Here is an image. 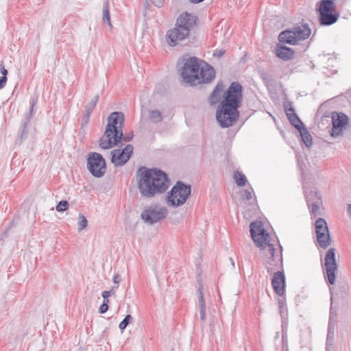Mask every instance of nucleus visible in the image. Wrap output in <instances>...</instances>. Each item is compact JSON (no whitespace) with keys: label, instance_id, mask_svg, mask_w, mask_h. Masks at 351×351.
<instances>
[{"label":"nucleus","instance_id":"obj_42","mask_svg":"<svg viewBox=\"0 0 351 351\" xmlns=\"http://www.w3.org/2000/svg\"><path fill=\"white\" fill-rule=\"evenodd\" d=\"M152 3L158 8H160L163 5L164 0H150Z\"/></svg>","mask_w":351,"mask_h":351},{"label":"nucleus","instance_id":"obj_19","mask_svg":"<svg viewBox=\"0 0 351 351\" xmlns=\"http://www.w3.org/2000/svg\"><path fill=\"white\" fill-rule=\"evenodd\" d=\"M189 33H186L185 28H180L176 24L175 27L167 31L166 35V40L167 43L174 47L179 44V43L187 37H189Z\"/></svg>","mask_w":351,"mask_h":351},{"label":"nucleus","instance_id":"obj_16","mask_svg":"<svg viewBox=\"0 0 351 351\" xmlns=\"http://www.w3.org/2000/svg\"><path fill=\"white\" fill-rule=\"evenodd\" d=\"M306 35L304 31L298 27L282 32L278 36V40L280 43L295 45L299 40H304Z\"/></svg>","mask_w":351,"mask_h":351},{"label":"nucleus","instance_id":"obj_24","mask_svg":"<svg viewBox=\"0 0 351 351\" xmlns=\"http://www.w3.org/2000/svg\"><path fill=\"white\" fill-rule=\"evenodd\" d=\"M337 326L336 315L330 311L326 342H334L335 330Z\"/></svg>","mask_w":351,"mask_h":351},{"label":"nucleus","instance_id":"obj_25","mask_svg":"<svg viewBox=\"0 0 351 351\" xmlns=\"http://www.w3.org/2000/svg\"><path fill=\"white\" fill-rule=\"evenodd\" d=\"M294 51L289 47L280 45H277L276 48V55L277 57L288 60L293 57Z\"/></svg>","mask_w":351,"mask_h":351},{"label":"nucleus","instance_id":"obj_30","mask_svg":"<svg viewBox=\"0 0 351 351\" xmlns=\"http://www.w3.org/2000/svg\"><path fill=\"white\" fill-rule=\"evenodd\" d=\"M99 95H96L91 100L90 102H88L86 106H85V110L86 111H89V112H93L94 108H95L98 101H99Z\"/></svg>","mask_w":351,"mask_h":351},{"label":"nucleus","instance_id":"obj_37","mask_svg":"<svg viewBox=\"0 0 351 351\" xmlns=\"http://www.w3.org/2000/svg\"><path fill=\"white\" fill-rule=\"evenodd\" d=\"M241 196L243 199L250 200L252 198V191L248 189L244 190Z\"/></svg>","mask_w":351,"mask_h":351},{"label":"nucleus","instance_id":"obj_29","mask_svg":"<svg viewBox=\"0 0 351 351\" xmlns=\"http://www.w3.org/2000/svg\"><path fill=\"white\" fill-rule=\"evenodd\" d=\"M234 179L235 180L236 184L239 186H243L246 184L247 178L245 176L239 171H234L233 173Z\"/></svg>","mask_w":351,"mask_h":351},{"label":"nucleus","instance_id":"obj_49","mask_svg":"<svg viewBox=\"0 0 351 351\" xmlns=\"http://www.w3.org/2000/svg\"><path fill=\"white\" fill-rule=\"evenodd\" d=\"M298 166L300 168V170H301V172H302V179L304 180V169H303V167H302V165H301L299 159H298Z\"/></svg>","mask_w":351,"mask_h":351},{"label":"nucleus","instance_id":"obj_53","mask_svg":"<svg viewBox=\"0 0 351 351\" xmlns=\"http://www.w3.org/2000/svg\"><path fill=\"white\" fill-rule=\"evenodd\" d=\"M308 37H309L311 34V29L308 27Z\"/></svg>","mask_w":351,"mask_h":351},{"label":"nucleus","instance_id":"obj_23","mask_svg":"<svg viewBox=\"0 0 351 351\" xmlns=\"http://www.w3.org/2000/svg\"><path fill=\"white\" fill-rule=\"evenodd\" d=\"M36 103V100L32 101V106L29 109V112L25 115V117L22 121L21 129L20 130L21 138H23L27 134V126H28L30 119L32 117L34 107Z\"/></svg>","mask_w":351,"mask_h":351},{"label":"nucleus","instance_id":"obj_40","mask_svg":"<svg viewBox=\"0 0 351 351\" xmlns=\"http://www.w3.org/2000/svg\"><path fill=\"white\" fill-rule=\"evenodd\" d=\"M326 351H335L334 342H326Z\"/></svg>","mask_w":351,"mask_h":351},{"label":"nucleus","instance_id":"obj_32","mask_svg":"<svg viewBox=\"0 0 351 351\" xmlns=\"http://www.w3.org/2000/svg\"><path fill=\"white\" fill-rule=\"evenodd\" d=\"M222 90L221 87L218 84L214 89L213 92L212 93V95L210 96V102L212 104H215L217 101V97L219 93Z\"/></svg>","mask_w":351,"mask_h":351},{"label":"nucleus","instance_id":"obj_43","mask_svg":"<svg viewBox=\"0 0 351 351\" xmlns=\"http://www.w3.org/2000/svg\"><path fill=\"white\" fill-rule=\"evenodd\" d=\"M339 99L337 98V97H335L333 99H329L326 102H325L324 104H323L322 106H321V108H325V107H327L328 104H333L335 102H337V100Z\"/></svg>","mask_w":351,"mask_h":351},{"label":"nucleus","instance_id":"obj_34","mask_svg":"<svg viewBox=\"0 0 351 351\" xmlns=\"http://www.w3.org/2000/svg\"><path fill=\"white\" fill-rule=\"evenodd\" d=\"M132 319V317L130 315H127L123 320L119 324V329L122 331L125 330Z\"/></svg>","mask_w":351,"mask_h":351},{"label":"nucleus","instance_id":"obj_28","mask_svg":"<svg viewBox=\"0 0 351 351\" xmlns=\"http://www.w3.org/2000/svg\"><path fill=\"white\" fill-rule=\"evenodd\" d=\"M102 14L104 21L106 22L109 26L112 27L110 17V3L108 0L105 1L104 3Z\"/></svg>","mask_w":351,"mask_h":351},{"label":"nucleus","instance_id":"obj_22","mask_svg":"<svg viewBox=\"0 0 351 351\" xmlns=\"http://www.w3.org/2000/svg\"><path fill=\"white\" fill-rule=\"evenodd\" d=\"M197 305L199 309L200 319L202 322L206 320V303L203 293V285L199 284L197 289Z\"/></svg>","mask_w":351,"mask_h":351},{"label":"nucleus","instance_id":"obj_4","mask_svg":"<svg viewBox=\"0 0 351 351\" xmlns=\"http://www.w3.org/2000/svg\"><path fill=\"white\" fill-rule=\"evenodd\" d=\"M124 114L121 112H113L108 118L104 134L99 139V147L108 149L117 146L123 137Z\"/></svg>","mask_w":351,"mask_h":351},{"label":"nucleus","instance_id":"obj_47","mask_svg":"<svg viewBox=\"0 0 351 351\" xmlns=\"http://www.w3.org/2000/svg\"><path fill=\"white\" fill-rule=\"evenodd\" d=\"M132 137H133V135H132H132H130V136H124L123 135V137H121V141H125V142H128V141H131V139L132 138Z\"/></svg>","mask_w":351,"mask_h":351},{"label":"nucleus","instance_id":"obj_48","mask_svg":"<svg viewBox=\"0 0 351 351\" xmlns=\"http://www.w3.org/2000/svg\"><path fill=\"white\" fill-rule=\"evenodd\" d=\"M223 53H224V51L220 50V51H216L215 53H214V56H217L218 58H220L223 55Z\"/></svg>","mask_w":351,"mask_h":351},{"label":"nucleus","instance_id":"obj_12","mask_svg":"<svg viewBox=\"0 0 351 351\" xmlns=\"http://www.w3.org/2000/svg\"><path fill=\"white\" fill-rule=\"evenodd\" d=\"M250 227L252 238L258 247L263 249L267 245L268 241L271 243L269 234L266 232L263 224L261 221H252Z\"/></svg>","mask_w":351,"mask_h":351},{"label":"nucleus","instance_id":"obj_52","mask_svg":"<svg viewBox=\"0 0 351 351\" xmlns=\"http://www.w3.org/2000/svg\"><path fill=\"white\" fill-rule=\"evenodd\" d=\"M230 261H231V264L233 267H234V262L232 258H230Z\"/></svg>","mask_w":351,"mask_h":351},{"label":"nucleus","instance_id":"obj_7","mask_svg":"<svg viewBox=\"0 0 351 351\" xmlns=\"http://www.w3.org/2000/svg\"><path fill=\"white\" fill-rule=\"evenodd\" d=\"M191 193V185L178 181L168 193V204L173 207H178L186 202Z\"/></svg>","mask_w":351,"mask_h":351},{"label":"nucleus","instance_id":"obj_33","mask_svg":"<svg viewBox=\"0 0 351 351\" xmlns=\"http://www.w3.org/2000/svg\"><path fill=\"white\" fill-rule=\"evenodd\" d=\"M69 204L66 200L60 201L56 206V210L58 212H64L69 208Z\"/></svg>","mask_w":351,"mask_h":351},{"label":"nucleus","instance_id":"obj_21","mask_svg":"<svg viewBox=\"0 0 351 351\" xmlns=\"http://www.w3.org/2000/svg\"><path fill=\"white\" fill-rule=\"evenodd\" d=\"M272 287L277 295L282 296L285 293V276L283 269L274 273L271 279Z\"/></svg>","mask_w":351,"mask_h":351},{"label":"nucleus","instance_id":"obj_13","mask_svg":"<svg viewBox=\"0 0 351 351\" xmlns=\"http://www.w3.org/2000/svg\"><path fill=\"white\" fill-rule=\"evenodd\" d=\"M315 228L319 245L323 249H326L331 245L332 239L326 220L319 217L315 223Z\"/></svg>","mask_w":351,"mask_h":351},{"label":"nucleus","instance_id":"obj_51","mask_svg":"<svg viewBox=\"0 0 351 351\" xmlns=\"http://www.w3.org/2000/svg\"><path fill=\"white\" fill-rule=\"evenodd\" d=\"M347 212L350 216H351V204H348L347 208Z\"/></svg>","mask_w":351,"mask_h":351},{"label":"nucleus","instance_id":"obj_46","mask_svg":"<svg viewBox=\"0 0 351 351\" xmlns=\"http://www.w3.org/2000/svg\"><path fill=\"white\" fill-rule=\"evenodd\" d=\"M121 276L118 274H114V276H113V282L114 284H119L121 281Z\"/></svg>","mask_w":351,"mask_h":351},{"label":"nucleus","instance_id":"obj_6","mask_svg":"<svg viewBox=\"0 0 351 351\" xmlns=\"http://www.w3.org/2000/svg\"><path fill=\"white\" fill-rule=\"evenodd\" d=\"M277 245L278 249L275 247L274 243L268 241L267 245L261 249L265 253L264 265L268 274L274 273L278 269H283L282 247L279 243Z\"/></svg>","mask_w":351,"mask_h":351},{"label":"nucleus","instance_id":"obj_45","mask_svg":"<svg viewBox=\"0 0 351 351\" xmlns=\"http://www.w3.org/2000/svg\"><path fill=\"white\" fill-rule=\"evenodd\" d=\"M0 69H1V74L3 75V76H7L8 75V71L7 69L5 68V66L3 63H1L0 64Z\"/></svg>","mask_w":351,"mask_h":351},{"label":"nucleus","instance_id":"obj_9","mask_svg":"<svg viewBox=\"0 0 351 351\" xmlns=\"http://www.w3.org/2000/svg\"><path fill=\"white\" fill-rule=\"evenodd\" d=\"M243 86L238 82H232L224 93L221 103L239 108L243 99Z\"/></svg>","mask_w":351,"mask_h":351},{"label":"nucleus","instance_id":"obj_14","mask_svg":"<svg viewBox=\"0 0 351 351\" xmlns=\"http://www.w3.org/2000/svg\"><path fill=\"white\" fill-rule=\"evenodd\" d=\"M168 214L165 207L149 206L142 212L141 219L147 223L153 224L166 217Z\"/></svg>","mask_w":351,"mask_h":351},{"label":"nucleus","instance_id":"obj_50","mask_svg":"<svg viewBox=\"0 0 351 351\" xmlns=\"http://www.w3.org/2000/svg\"><path fill=\"white\" fill-rule=\"evenodd\" d=\"M308 148H309L312 145V137L309 132H308Z\"/></svg>","mask_w":351,"mask_h":351},{"label":"nucleus","instance_id":"obj_54","mask_svg":"<svg viewBox=\"0 0 351 351\" xmlns=\"http://www.w3.org/2000/svg\"><path fill=\"white\" fill-rule=\"evenodd\" d=\"M303 27L304 28V29H307V24H304Z\"/></svg>","mask_w":351,"mask_h":351},{"label":"nucleus","instance_id":"obj_3","mask_svg":"<svg viewBox=\"0 0 351 351\" xmlns=\"http://www.w3.org/2000/svg\"><path fill=\"white\" fill-rule=\"evenodd\" d=\"M138 172L140 174L138 188L144 197H153L157 193H163L169 187L167 176L161 170L141 167Z\"/></svg>","mask_w":351,"mask_h":351},{"label":"nucleus","instance_id":"obj_10","mask_svg":"<svg viewBox=\"0 0 351 351\" xmlns=\"http://www.w3.org/2000/svg\"><path fill=\"white\" fill-rule=\"evenodd\" d=\"M87 169L95 178H101L106 171V160L101 154L91 152L87 158Z\"/></svg>","mask_w":351,"mask_h":351},{"label":"nucleus","instance_id":"obj_56","mask_svg":"<svg viewBox=\"0 0 351 351\" xmlns=\"http://www.w3.org/2000/svg\"><path fill=\"white\" fill-rule=\"evenodd\" d=\"M332 107L338 108V106H337V105H336V106H332Z\"/></svg>","mask_w":351,"mask_h":351},{"label":"nucleus","instance_id":"obj_11","mask_svg":"<svg viewBox=\"0 0 351 351\" xmlns=\"http://www.w3.org/2000/svg\"><path fill=\"white\" fill-rule=\"evenodd\" d=\"M349 123L348 117L342 112H332V127L329 130L330 135L333 138L341 136Z\"/></svg>","mask_w":351,"mask_h":351},{"label":"nucleus","instance_id":"obj_35","mask_svg":"<svg viewBox=\"0 0 351 351\" xmlns=\"http://www.w3.org/2000/svg\"><path fill=\"white\" fill-rule=\"evenodd\" d=\"M278 306L280 310V313L282 317H283L285 311V301L284 299H279L278 300Z\"/></svg>","mask_w":351,"mask_h":351},{"label":"nucleus","instance_id":"obj_27","mask_svg":"<svg viewBox=\"0 0 351 351\" xmlns=\"http://www.w3.org/2000/svg\"><path fill=\"white\" fill-rule=\"evenodd\" d=\"M149 119L154 123H158L163 120L162 113L158 110H149Z\"/></svg>","mask_w":351,"mask_h":351},{"label":"nucleus","instance_id":"obj_38","mask_svg":"<svg viewBox=\"0 0 351 351\" xmlns=\"http://www.w3.org/2000/svg\"><path fill=\"white\" fill-rule=\"evenodd\" d=\"M112 293H114V288H112L110 291H104L102 292L101 295L104 298V302H105V301L109 302L108 297L110 296Z\"/></svg>","mask_w":351,"mask_h":351},{"label":"nucleus","instance_id":"obj_41","mask_svg":"<svg viewBox=\"0 0 351 351\" xmlns=\"http://www.w3.org/2000/svg\"><path fill=\"white\" fill-rule=\"evenodd\" d=\"M7 82V76L2 75L0 77V89H2L5 87Z\"/></svg>","mask_w":351,"mask_h":351},{"label":"nucleus","instance_id":"obj_36","mask_svg":"<svg viewBox=\"0 0 351 351\" xmlns=\"http://www.w3.org/2000/svg\"><path fill=\"white\" fill-rule=\"evenodd\" d=\"M108 310V301L103 302V304L99 306V313L101 314H104Z\"/></svg>","mask_w":351,"mask_h":351},{"label":"nucleus","instance_id":"obj_8","mask_svg":"<svg viewBox=\"0 0 351 351\" xmlns=\"http://www.w3.org/2000/svg\"><path fill=\"white\" fill-rule=\"evenodd\" d=\"M239 117V108L220 103L217 112L216 119L221 128H229L237 121Z\"/></svg>","mask_w":351,"mask_h":351},{"label":"nucleus","instance_id":"obj_2","mask_svg":"<svg viewBox=\"0 0 351 351\" xmlns=\"http://www.w3.org/2000/svg\"><path fill=\"white\" fill-rule=\"evenodd\" d=\"M180 75L183 82L190 86H195L210 82L215 77V71L206 62L196 57H190L184 60L180 69Z\"/></svg>","mask_w":351,"mask_h":351},{"label":"nucleus","instance_id":"obj_55","mask_svg":"<svg viewBox=\"0 0 351 351\" xmlns=\"http://www.w3.org/2000/svg\"><path fill=\"white\" fill-rule=\"evenodd\" d=\"M304 195L305 198L306 199V198H307V197H306V193H305V192L304 193Z\"/></svg>","mask_w":351,"mask_h":351},{"label":"nucleus","instance_id":"obj_15","mask_svg":"<svg viewBox=\"0 0 351 351\" xmlns=\"http://www.w3.org/2000/svg\"><path fill=\"white\" fill-rule=\"evenodd\" d=\"M285 110L289 121L300 132L302 141L307 147V128L304 125L291 106H288V105L285 104Z\"/></svg>","mask_w":351,"mask_h":351},{"label":"nucleus","instance_id":"obj_44","mask_svg":"<svg viewBox=\"0 0 351 351\" xmlns=\"http://www.w3.org/2000/svg\"><path fill=\"white\" fill-rule=\"evenodd\" d=\"M282 351H289V350H288V346H287V341L285 340V336H284V335H282Z\"/></svg>","mask_w":351,"mask_h":351},{"label":"nucleus","instance_id":"obj_1","mask_svg":"<svg viewBox=\"0 0 351 351\" xmlns=\"http://www.w3.org/2000/svg\"><path fill=\"white\" fill-rule=\"evenodd\" d=\"M324 275L326 282L330 286L332 303H344L349 296L350 287L346 280H341L335 285L338 265L336 261V249L331 247L326 253L324 263Z\"/></svg>","mask_w":351,"mask_h":351},{"label":"nucleus","instance_id":"obj_26","mask_svg":"<svg viewBox=\"0 0 351 351\" xmlns=\"http://www.w3.org/2000/svg\"><path fill=\"white\" fill-rule=\"evenodd\" d=\"M317 126L320 130H330L332 127V112L330 113H324L320 116Z\"/></svg>","mask_w":351,"mask_h":351},{"label":"nucleus","instance_id":"obj_17","mask_svg":"<svg viewBox=\"0 0 351 351\" xmlns=\"http://www.w3.org/2000/svg\"><path fill=\"white\" fill-rule=\"evenodd\" d=\"M134 147L132 145H126L123 149H116L111 152V162L115 166L125 165L130 158Z\"/></svg>","mask_w":351,"mask_h":351},{"label":"nucleus","instance_id":"obj_39","mask_svg":"<svg viewBox=\"0 0 351 351\" xmlns=\"http://www.w3.org/2000/svg\"><path fill=\"white\" fill-rule=\"evenodd\" d=\"M91 113H92L91 112L86 111L84 110V115H83V117H82V121L85 124L88 123Z\"/></svg>","mask_w":351,"mask_h":351},{"label":"nucleus","instance_id":"obj_18","mask_svg":"<svg viewBox=\"0 0 351 351\" xmlns=\"http://www.w3.org/2000/svg\"><path fill=\"white\" fill-rule=\"evenodd\" d=\"M313 200L311 204L310 215L311 219H315L318 216H322L324 214V208L322 196L317 191H311L308 193V202Z\"/></svg>","mask_w":351,"mask_h":351},{"label":"nucleus","instance_id":"obj_20","mask_svg":"<svg viewBox=\"0 0 351 351\" xmlns=\"http://www.w3.org/2000/svg\"><path fill=\"white\" fill-rule=\"evenodd\" d=\"M197 17L187 12L182 13L177 19L176 24L180 28H185L186 33L190 34L191 31L196 25Z\"/></svg>","mask_w":351,"mask_h":351},{"label":"nucleus","instance_id":"obj_5","mask_svg":"<svg viewBox=\"0 0 351 351\" xmlns=\"http://www.w3.org/2000/svg\"><path fill=\"white\" fill-rule=\"evenodd\" d=\"M315 10L319 23L322 26H330L335 24L340 16L335 1L320 0L317 3Z\"/></svg>","mask_w":351,"mask_h":351},{"label":"nucleus","instance_id":"obj_31","mask_svg":"<svg viewBox=\"0 0 351 351\" xmlns=\"http://www.w3.org/2000/svg\"><path fill=\"white\" fill-rule=\"evenodd\" d=\"M88 224V221L84 215L80 214L78 221V231L80 232L84 230Z\"/></svg>","mask_w":351,"mask_h":351}]
</instances>
